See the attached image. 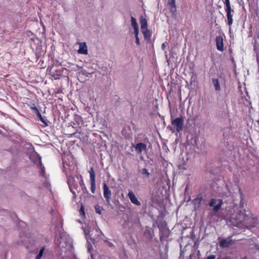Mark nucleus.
Returning a JSON list of instances; mask_svg holds the SVG:
<instances>
[{"label": "nucleus", "mask_w": 259, "mask_h": 259, "mask_svg": "<svg viewBox=\"0 0 259 259\" xmlns=\"http://www.w3.org/2000/svg\"><path fill=\"white\" fill-rule=\"evenodd\" d=\"M258 11V6L257 4H251L250 5L249 12L251 13L250 21L251 23L250 27L251 29L250 31H252V29H253L254 31H255V35L254 36V41L253 42V48L254 51L256 53V61L257 63L259 65L258 45L257 41V39L259 38V31H258L259 16Z\"/></svg>", "instance_id": "obj_1"}, {"label": "nucleus", "mask_w": 259, "mask_h": 259, "mask_svg": "<svg viewBox=\"0 0 259 259\" xmlns=\"http://www.w3.org/2000/svg\"><path fill=\"white\" fill-rule=\"evenodd\" d=\"M224 4L225 5V10L227 13V24L231 28L233 22V16L235 12L231 8L230 0H225Z\"/></svg>", "instance_id": "obj_2"}, {"label": "nucleus", "mask_w": 259, "mask_h": 259, "mask_svg": "<svg viewBox=\"0 0 259 259\" xmlns=\"http://www.w3.org/2000/svg\"><path fill=\"white\" fill-rule=\"evenodd\" d=\"M67 183L70 191L74 196H76V191L77 190L78 185L75 178L72 176L68 177L67 178Z\"/></svg>", "instance_id": "obj_3"}, {"label": "nucleus", "mask_w": 259, "mask_h": 259, "mask_svg": "<svg viewBox=\"0 0 259 259\" xmlns=\"http://www.w3.org/2000/svg\"><path fill=\"white\" fill-rule=\"evenodd\" d=\"M171 124L176 128L177 132L182 131L184 124V118L181 116L171 120Z\"/></svg>", "instance_id": "obj_4"}, {"label": "nucleus", "mask_w": 259, "mask_h": 259, "mask_svg": "<svg viewBox=\"0 0 259 259\" xmlns=\"http://www.w3.org/2000/svg\"><path fill=\"white\" fill-rule=\"evenodd\" d=\"M90 182H91V191L93 194L95 193L96 186V174L93 167H91L89 170Z\"/></svg>", "instance_id": "obj_5"}, {"label": "nucleus", "mask_w": 259, "mask_h": 259, "mask_svg": "<svg viewBox=\"0 0 259 259\" xmlns=\"http://www.w3.org/2000/svg\"><path fill=\"white\" fill-rule=\"evenodd\" d=\"M103 195L107 203H109L112 195L111 191L106 183L103 184Z\"/></svg>", "instance_id": "obj_6"}, {"label": "nucleus", "mask_w": 259, "mask_h": 259, "mask_svg": "<svg viewBox=\"0 0 259 259\" xmlns=\"http://www.w3.org/2000/svg\"><path fill=\"white\" fill-rule=\"evenodd\" d=\"M234 243L233 240L232 239V237H229L226 239H223L220 242V246L223 248H227L230 247Z\"/></svg>", "instance_id": "obj_7"}, {"label": "nucleus", "mask_w": 259, "mask_h": 259, "mask_svg": "<svg viewBox=\"0 0 259 259\" xmlns=\"http://www.w3.org/2000/svg\"><path fill=\"white\" fill-rule=\"evenodd\" d=\"M216 47L218 50L223 52L224 48V40L223 36L221 35L216 36L215 38Z\"/></svg>", "instance_id": "obj_8"}, {"label": "nucleus", "mask_w": 259, "mask_h": 259, "mask_svg": "<svg viewBox=\"0 0 259 259\" xmlns=\"http://www.w3.org/2000/svg\"><path fill=\"white\" fill-rule=\"evenodd\" d=\"M132 146L135 147L136 153L139 154H141L143 151H146L147 149L146 144L143 143H138L136 145L132 144Z\"/></svg>", "instance_id": "obj_9"}, {"label": "nucleus", "mask_w": 259, "mask_h": 259, "mask_svg": "<svg viewBox=\"0 0 259 259\" xmlns=\"http://www.w3.org/2000/svg\"><path fill=\"white\" fill-rule=\"evenodd\" d=\"M127 195L132 203L138 206L141 205V202L138 200V198L133 191H129Z\"/></svg>", "instance_id": "obj_10"}, {"label": "nucleus", "mask_w": 259, "mask_h": 259, "mask_svg": "<svg viewBox=\"0 0 259 259\" xmlns=\"http://www.w3.org/2000/svg\"><path fill=\"white\" fill-rule=\"evenodd\" d=\"M141 31L143 34L145 40H146L148 43L150 42L152 36V32L150 31L148 28L141 30Z\"/></svg>", "instance_id": "obj_11"}, {"label": "nucleus", "mask_w": 259, "mask_h": 259, "mask_svg": "<svg viewBox=\"0 0 259 259\" xmlns=\"http://www.w3.org/2000/svg\"><path fill=\"white\" fill-rule=\"evenodd\" d=\"M79 46L78 53L80 54L87 55L88 54V48L85 42H78Z\"/></svg>", "instance_id": "obj_12"}, {"label": "nucleus", "mask_w": 259, "mask_h": 259, "mask_svg": "<svg viewBox=\"0 0 259 259\" xmlns=\"http://www.w3.org/2000/svg\"><path fill=\"white\" fill-rule=\"evenodd\" d=\"M203 200L201 194H199L197 197L193 200V203L195 206V208H199L201 206L202 201Z\"/></svg>", "instance_id": "obj_13"}, {"label": "nucleus", "mask_w": 259, "mask_h": 259, "mask_svg": "<svg viewBox=\"0 0 259 259\" xmlns=\"http://www.w3.org/2000/svg\"><path fill=\"white\" fill-rule=\"evenodd\" d=\"M140 23L141 24V29H145L148 28L147 20L145 16H141L140 17Z\"/></svg>", "instance_id": "obj_14"}, {"label": "nucleus", "mask_w": 259, "mask_h": 259, "mask_svg": "<svg viewBox=\"0 0 259 259\" xmlns=\"http://www.w3.org/2000/svg\"><path fill=\"white\" fill-rule=\"evenodd\" d=\"M38 163L37 164V165L38 166H39L40 168V174L41 176L45 177V168L42 165V162H41V159L40 156H39L38 157Z\"/></svg>", "instance_id": "obj_15"}, {"label": "nucleus", "mask_w": 259, "mask_h": 259, "mask_svg": "<svg viewBox=\"0 0 259 259\" xmlns=\"http://www.w3.org/2000/svg\"><path fill=\"white\" fill-rule=\"evenodd\" d=\"M212 82L213 85L214 90L216 92H219L221 90V86L220 82L218 78H213L212 79Z\"/></svg>", "instance_id": "obj_16"}, {"label": "nucleus", "mask_w": 259, "mask_h": 259, "mask_svg": "<svg viewBox=\"0 0 259 259\" xmlns=\"http://www.w3.org/2000/svg\"><path fill=\"white\" fill-rule=\"evenodd\" d=\"M168 5L169 6L170 10L171 12L176 11V0H168Z\"/></svg>", "instance_id": "obj_17"}, {"label": "nucleus", "mask_w": 259, "mask_h": 259, "mask_svg": "<svg viewBox=\"0 0 259 259\" xmlns=\"http://www.w3.org/2000/svg\"><path fill=\"white\" fill-rule=\"evenodd\" d=\"M37 116L39 118V120L44 123L45 124V126H48V121L47 120L45 119L41 115L40 112H38L36 114Z\"/></svg>", "instance_id": "obj_18"}, {"label": "nucleus", "mask_w": 259, "mask_h": 259, "mask_svg": "<svg viewBox=\"0 0 259 259\" xmlns=\"http://www.w3.org/2000/svg\"><path fill=\"white\" fill-rule=\"evenodd\" d=\"M223 204L222 200H220L219 203H218L216 205L213 207V210L214 212H218L221 208Z\"/></svg>", "instance_id": "obj_19"}, {"label": "nucleus", "mask_w": 259, "mask_h": 259, "mask_svg": "<svg viewBox=\"0 0 259 259\" xmlns=\"http://www.w3.org/2000/svg\"><path fill=\"white\" fill-rule=\"evenodd\" d=\"M131 25L134 28L139 27L138 24L135 18L132 16L131 17Z\"/></svg>", "instance_id": "obj_20"}, {"label": "nucleus", "mask_w": 259, "mask_h": 259, "mask_svg": "<svg viewBox=\"0 0 259 259\" xmlns=\"http://www.w3.org/2000/svg\"><path fill=\"white\" fill-rule=\"evenodd\" d=\"M141 174L146 178H149L150 174V172L146 168H142L141 170Z\"/></svg>", "instance_id": "obj_21"}, {"label": "nucleus", "mask_w": 259, "mask_h": 259, "mask_svg": "<svg viewBox=\"0 0 259 259\" xmlns=\"http://www.w3.org/2000/svg\"><path fill=\"white\" fill-rule=\"evenodd\" d=\"M95 210L96 213L101 214L102 212L103 208L102 207L100 206L99 205H96L95 206Z\"/></svg>", "instance_id": "obj_22"}, {"label": "nucleus", "mask_w": 259, "mask_h": 259, "mask_svg": "<svg viewBox=\"0 0 259 259\" xmlns=\"http://www.w3.org/2000/svg\"><path fill=\"white\" fill-rule=\"evenodd\" d=\"M45 249V247H42L40 249V250L39 252V253L37 255V256L36 257V259H40L41 258V257L42 256V255L44 254Z\"/></svg>", "instance_id": "obj_23"}, {"label": "nucleus", "mask_w": 259, "mask_h": 259, "mask_svg": "<svg viewBox=\"0 0 259 259\" xmlns=\"http://www.w3.org/2000/svg\"><path fill=\"white\" fill-rule=\"evenodd\" d=\"M80 178H81V179L79 182L80 186L81 187L82 189H84L85 190H87L86 187L84 183L83 180L81 176H80Z\"/></svg>", "instance_id": "obj_24"}, {"label": "nucleus", "mask_w": 259, "mask_h": 259, "mask_svg": "<svg viewBox=\"0 0 259 259\" xmlns=\"http://www.w3.org/2000/svg\"><path fill=\"white\" fill-rule=\"evenodd\" d=\"M217 201L215 199L212 198L209 203V205L210 207H214Z\"/></svg>", "instance_id": "obj_25"}, {"label": "nucleus", "mask_w": 259, "mask_h": 259, "mask_svg": "<svg viewBox=\"0 0 259 259\" xmlns=\"http://www.w3.org/2000/svg\"><path fill=\"white\" fill-rule=\"evenodd\" d=\"M61 63H60L59 62V61L58 60H55L54 61V63H53V66H52V68L54 67V66H56V67H58L59 66H61Z\"/></svg>", "instance_id": "obj_26"}, {"label": "nucleus", "mask_w": 259, "mask_h": 259, "mask_svg": "<svg viewBox=\"0 0 259 259\" xmlns=\"http://www.w3.org/2000/svg\"><path fill=\"white\" fill-rule=\"evenodd\" d=\"M31 109L32 110L35 114H36L38 113V112H39L38 109L34 105V106L31 107Z\"/></svg>", "instance_id": "obj_27"}, {"label": "nucleus", "mask_w": 259, "mask_h": 259, "mask_svg": "<svg viewBox=\"0 0 259 259\" xmlns=\"http://www.w3.org/2000/svg\"><path fill=\"white\" fill-rule=\"evenodd\" d=\"M134 34L135 37H138L139 34V27L134 28Z\"/></svg>", "instance_id": "obj_28"}, {"label": "nucleus", "mask_w": 259, "mask_h": 259, "mask_svg": "<svg viewBox=\"0 0 259 259\" xmlns=\"http://www.w3.org/2000/svg\"><path fill=\"white\" fill-rule=\"evenodd\" d=\"M215 255L212 254L207 257L206 259H215Z\"/></svg>", "instance_id": "obj_29"}, {"label": "nucleus", "mask_w": 259, "mask_h": 259, "mask_svg": "<svg viewBox=\"0 0 259 259\" xmlns=\"http://www.w3.org/2000/svg\"><path fill=\"white\" fill-rule=\"evenodd\" d=\"M136 43L138 46L140 45V39L139 37H136Z\"/></svg>", "instance_id": "obj_30"}, {"label": "nucleus", "mask_w": 259, "mask_h": 259, "mask_svg": "<svg viewBox=\"0 0 259 259\" xmlns=\"http://www.w3.org/2000/svg\"><path fill=\"white\" fill-rule=\"evenodd\" d=\"M80 212L82 213L83 215H85V211L83 206H81L80 208Z\"/></svg>", "instance_id": "obj_31"}, {"label": "nucleus", "mask_w": 259, "mask_h": 259, "mask_svg": "<svg viewBox=\"0 0 259 259\" xmlns=\"http://www.w3.org/2000/svg\"><path fill=\"white\" fill-rule=\"evenodd\" d=\"M165 48V43H163L162 45V48L163 50H164Z\"/></svg>", "instance_id": "obj_32"}, {"label": "nucleus", "mask_w": 259, "mask_h": 259, "mask_svg": "<svg viewBox=\"0 0 259 259\" xmlns=\"http://www.w3.org/2000/svg\"><path fill=\"white\" fill-rule=\"evenodd\" d=\"M242 259H247V256H244Z\"/></svg>", "instance_id": "obj_33"}, {"label": "nucleus", "mask_w": 259, "mask_h": 259, "mask_svg": "<svg viewBox=\"0 0 259 259\" xmlns=\"http://www.w3.org/2000/svg\"><path fill=\"white\" fill-rule=\"evenodd\" d=\"M232 61L233 62H234V58H232Z\"/></svg>", "instance_id": "obj_34"}, {"label": "nucleus", "mask_w": 259, "mask_h": 259, "mask_svg": "<svg viewBox=\"0 0 259 259\" xmlns=\"http://www.w3.org/2000/svg\"><path fill=\"white\" fill-rule=\"evenodd\" d=\"M110 245L112 246V245H113V244L112 243H111V244H110Z\"/></svg>", "instance_id": "obj_35"}, {"label": "nucleus", "mask_w": 259, "mask_h": 259, "mask_svg": "<svg viewBox=\"0 0 259 259\" xmlns=\"http://www.w3.org/2000/svg\"><path fill=\"white\" fill-rule=\"evenodd\" d=\"M223 259H227V258H223Z\"/></svg>", "instance_id": "obj_36"}]
</instances>
